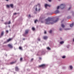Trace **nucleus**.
<instances>
[{
    "label": "nucleus",
    "instance_id": "obj_1",
    "mask_svg": "<svg viewBox=\"0 0 74 74\" xmlns=\"http://www.w3.org/2000/svg\"><path fill=\"white\" fill-rule=\"evenodd\" d=\"M52 18L51 17H48L47 19L45 20L46 21L45 22V24H47V25H49L50 24H53V23H51L50 22V21H52Z\"/></svg>",
    "mask_w": 74,
    "mask_h": 74
},
{
    "label": "nucleus",
    "instance_id": "obj_34",
    "mask_svg": "<svg viewBox=\"0 0 74 74\" xmlns=\"http://www.w3.org/2000/svg\"><path fill=\"white\" fill-rule=\"evenodd\" d=\"M38 41H40V38H38Z\"/></svg>",
    "mask_w": 74,
    "mask_h": 74
},
{
    "label": "nucleus",
    "instance_id": "obj_15",
    "mask_svg": "<svg viewBox=\"0 0 74 74\" xmlns=\"http://www.w3.org/2000/svg\"><path fill=\"white\" fill-rule=\"evenodd\" d=\"M57 21H58V18H57V19L55 21H54V23H56V22Z\"/></svg>",
    "mask_w": 74,
    "mask_h": 74
},
{
    "label": "nucleus",
    "instance_id": "obj_40",
    "mask_svg": "<svg viewBox=\"0 0 74 74\" xmlns=\"http://www.w3.org/2000/svg\"><path fill=\"white\" fill-rule=\"evenodd\" d=\"M16 13H15L14 14V15H16Z\"/></svg>",
    "mask_w": 74,
    "mask_h": 74
},
{
    "label": "nucleus",
    "instance_id": "obj_32",
    "mask_svg": "<svg viewBox=\"0 0 74 74\" xmlns=\"http://www.w3.org/2000/svg\"><path fill=\"white\" fill-rule=\"evenodd\" d=\"M44 34H47V32H46V31H45Z\"/></svg>",
    "mask_w": 74,
    "mask_h": 74
},
{
    "label": "nucleus",
    "instance_id": "obj_39",
    "mask_svg": "<svg viewBox=\"0 0 74 74\" xmlns=\"http://www.w3.org/2000/svg\"><path fill=\"white\" fill-rule=\"evenodd\" d=\"M31 61H33V58H32L31 59Z\"/></svg>",
    "mask_w": 74,
    "mask_h": 74
},
{
    "label": "nucleus",
    "instance_id": "obj_3",
    "mask_svg": "<svg viewBox=\"0 0 74 74\" xmlns=\"http://www.w3.org/2000/svg\"><path fill=\"white\" fill-rule=\"evenodd\" d=\"M65 7H66L65 4H61L60 5V8H61V9H63V8H64Z\"/></svg>",
    "mask_w": 74,
    "mask_h": 74
},
{
    "label": "nucleus",
    "instance_id": "obj_26",
    "mask_svg": "<svg viewBox=\"0 0 74 74\" xmlns=\"http://www.w3.org/2000/svg\"><path fill=\"white\" fill-rule=\"evenodd\" d=\"M47 49H48L49 50H50V49H51V48H49V47H47Z\"/></svg>",
    "mask_w": 74,
    "mask_h": 74
},
{
    "label": "nucleus",
    "instance_id": "obj_14",
    "mask_svg": "<svg viewBox=\"0 0 74 74\" xmlns=\"http://www.w3.org/2000/svg\"><path fill=\"white\" fill-rule=\"evenodd\" d=\"M74 26V23H72L70 25V27H73Z\"/></svg>",
    "mask_w": 74,
    "mask_h": 74
},
{
    "label": "nucleus",
    "instance_id": "obj_17",
    "mask_svg": "<svg viewBox=\"0 0 74 74\" xmlns=\"http://www.w3.org/2000/svg\"><path fill=\"white\" fill-rule=\"evenodd\" d=\"M62 59H65V58H66V56H62Z\"/></svg>",
    "mask_w": 74,
    "mask_h": 74
},
{
    "label": "nucleus",
    "instance_id": "obj_23",
    "mask_svg": "<svg viewBox=\"0 0 74 74\" xmlns=\"http://www.w3.org/2000/svg\"><path fill=\"white\" fill-rule=\"evenodd\" d=\"M37 21H38L37 20H36L34 21V22L35 23H36V22Z\"/></svg>",
    "mask_w": 74,
    "mask_h": 74
},
{
    "label": "nucleus",
    "instance_id": "obj_4",
    "mask_svg": "<svg viewBox=\"0 0 74 74\" xmlns=\"http://www.w3.org/2000/svg\"><path fill=\"white\" fill-rule=\"evenodd\" d=\"M11 40H12V38H10L9 39H8L6 42H5L4 44H5V43H7V42H8L10 41Z\"/></svg>",
    "mask_w": 74,
    "mask_h": 74
},
{
    "label": "nucleus",
    "instance_id": "obj_38",
    "mask_svg": "<svg viewBox=\"0 0 74 74\" xmlns=\"http://www.w3.org/2000/svg\"><path fill=\"white\" fill-rule=\"evenodd\" d=\"M6 32L7 33H8V30H6Z\"/></svg>",
    "mask_w": 74,
    "mask_h": 74
},
{
    "label": "nucleus",
    "instance_id": "obj_43",
    "mask_svg": "<svg viewBox=\"0 0 74 74\" xmlns=\"http://www.w3.org/2000/svg\"><path fill=\"white\" fill-rule=\"evenodd\" d=\"M60 31L62 30V28H60Z\"/></svg>",
    "mask_w": 74,
    "mask_h": 74
},
{
    "label": "nucleus",
    "instance_id": "obj_7",
    "mask_svg": "<svg viewBox=\"0 0 74 74\" xmlns=\"http://www.w3.org/2000/svg\"><path fill=\"white\" fill-rule=\"evenodd\" d=\"M45 8H47L48 6L49 7H51V5H48L47 4H45Z\"/></svg>",
    "mask_w": 74,
    "mask_h": 74
},
{
    "label": "nucleus",
    "instance_id": "obj_24",
    "mask_svg": "<svg viewBox=\"0 0 74 74\" xmlns=\"http://www.w3.org/2000/svg\"><path fill=\"white\" fill-rule=\"evenodd\" d=\"M70 67L71 69H73V66H70Z\"/></svg>",
    "mask_w": 74,
    "mask_h": 74
},
{
    "label": "nucleus",
    "instance_id": "obj_22",
    "mask_svg": "<svg viewBox=\"0 0 74 74\" xmlns=\"http://www.w3.org/2000/svg\"><path fill=\"white\" fill-rule=\"evenodd\" d=\"M6 7L7 8H10V6L8 5H6Z\"/></svg>",
    "mask_w": 74,
    "mask_h": 74
},
{
    "label": "nucleus",
    "instance_id": "obj_46",
    "mask_svg": "<svg viewBox=\"0 0 74 74\" xmlns=\"http://www.w3.org/2000/svg\"><path fill=\"white\" fill-rule=\"evenodd\" d=\"M38 5H40V4H38Z\"/></svg>",
    "mask_w": 74,
    "mask_h": 74
},
{
    "label": "nucleus",
    "instance_id": "obj_44",
    "mask_svg": "<svg viewBox=\"0 0 74 74\" xmlns=\"http://www.w3.org/2000/svg\"><path fill=\"white\" fill-rule=\"evenodd\" d=\"M25 40V38H23V40Z\"/></svg>",
    "mask_w": 74,
    "mask_h": 74
},
{
    "label": "nucleus",
    "instance_id": "obj_28",
    "mask_svg": "<svg viewBox=\"0 0 74 74\" xmlns=\"http://www.w3.org/2000/svg\"><path fill=\"white\" fill-rule=\"evenodd\" d=\"M71 18V16H69L67 17V18L68 19H70V18Z\"/></svg>",
    "mask_w": 74,
    "mask_h": 74
},
{
    "label": "nucleus",
    "instance_id": "obj_5",
    "mask_svg": "<svg viewBox=\"0 0 74 74\" xmlns=\"http://www.w3.org/2000/svg\"><path fill=\"white\" fill-rule=\"evenodd\" d=\"M39 67H42V68H44V67H45V65L44 64H42L41 65H39Z\"/></svg>",
    "mask_w": 74,
    "mask_h": 74
},
{
    "label": "nucleus",
    "instance_id": "obj_8",
    "mask_svg": "<svg viewBox=\"0 0 74 74\" xmlns=\"http://www.w3.org/2000/svg\"><path fill=\"white\" fill-rule=\"evenodd\" d=\"M60 12L59 11V10H58V9H57L55 11V14H58V13H59Z\"/></svg>",
    "mask_w": 74,
    "mask_h": 74
},
{
    "label": "nucleus",
    "instance_id": "obj_20",
    "mask_svg": "<svg viewBox=\"0 0 74 74\" xmlns=\"http://www.w3.org/2000/svg\"><path fill=\"white\" fill-rule=\"evenodd\" d=\"M32 29L33 31H34V30H35V28L34 27H33Z\"/></svg>",
    "mask_w": 74,
    "mask_h": 74
},
{
    "label": "nucleus",
    "instance_id": "obj_12",
    "mask_svg": "<svg viewBox=\"0 0 74 74\" xmlns=\"http://www.w3.org/2000/svg\"><path fill=\"white\" fill-rule=\"evenodd\" d=\"M10 5L12 8H14V5H13V4H10Z\"/></svg>",
    "mask_w": 74,
    "mask_h": 74
},
{
    "label": "nucleus",
    "instance_id": "obj_10",
    "mask_svg": "<svg viewBox=\"0 0 74 74\" xmlns=\"http://www.w3.org/2000/svg\"><path fill=\"white\" fill-rule=\"evenodd\" d=\"M3 34H4V32H2L1 34V36H0V38H1V36H3Z\"/></svg>",
    "mask_w": 74,
    "mask_h": 74
},
{
    "label": "nucleus",
    "instance_id": "obj_27",
    "mask_svg": "<svg viewBox=\"0 0 74 74\" xmlns=\"http://www.w3.org/2000/svg\"><path fill=\"white\" fill-rule=\"evenodd\" d=\"M8 25H9V24H11V21H9V23H8Z\"/></svg>",
    "mask_w": 74,
    "mask_h": 74
},
{
    "label": "nucleus",
    "instance_id": "obj_11",
    "mask_svg": "<svg viewBox=\"0 0 74 74\" xmlns=\"http://www.w3.org/2000/svg\"><path fill=\"white\" fill-rule=\"evenodd\" d=\"M15 70L16 71H18V70H19V69H18V67L16 66L15 67Z\"/></svg>",
    "mask_w": 74,
    "mask_h": 74
},
{
    "label": "nucleus",
    "instance_id": "obj_41",
    "mask_svg": "<svg viewBox=\"0 0 74 74\" xmlns=\"http://www.w3.org/2000/svg\"><path fill=\"white\" fill-rule=\"evenodd\" d=\"M39 59L40 60H41V58H39Z\"/></svg>",
    "mask_w": 74,
    "mask_h": 74
},
{
    "label": "nucleus",
    "instance_id": "obj_2",
    "mask_svg": "<svg viewBox=\"0 0 74 74\" xmlns=\"http://www.w3.org/2000/svg\"><path fill=\"white\" fill-rule=\"evenodd\" d=\"M28 32H29V30L27 29L25 30V33H24V34H23V36H25L26 34H28Z\"/></svg>",
    "mask_w": 74,
    "mask_h": 74
},
{
    "label": "nucleus",
    "instance_id": "obj_42",
    "mask_svg": "<svg viewBox=\"0 0 74 74\" xmlns=\"http://www.w3.org/2000/svg\"><path fill=\"white\" fill-rule=\"evenodd\" d=\"M29 17H30V15L29 14Z\"/></svg>",
    "mask_w": 74,
    "mask_h": 74
},
{
    "label": "nucleus",
    "instance_id": "obj_45",
    "mask_svg": "<svg viewBox=\"0 0 74 74\" xmlns=\"http://www.w3.org/2000/svg\"><path fill=\"white\" fill-rule=\"evenodd\" d=\"M40 9H38V11H40Z\"/></svg>",
    "mask_w": 74,
    "mask_h": 74
},
{
    "label": "nucleus",
    "instance_id": "obj_18",
    "mask_svg": "<svg viewBox=\"0 0 74 74\" xmlns=\"http://www.w3.org/2000/svg\"><path fill=\"white\" fill-rule=\"evenodd\" d=\"M19 49H20V50H22V47H19Z\"/></svg>",
    "mask_w": 74,
    "mask_h": 74
},
{
    "label": "nucleus",
    "instance_id": "obj_33",
    "mask_svg": "<svg viewBox=\"0 0 74 74\" xmlns=\"http://www.w3.org/2000/svg\"><path fill=\"white\" fill-rule=\"evenodd\" d=\"M64 30H69V29H64Z\"/></svg>",
    "mask_w": 74,
    "mask_h": 74
},
{
    "label": "nucleus",
    "instance_id": "obj_37",
    "mask_svg": "<svg viewBox=\"0 0 74 74\" xmlns=\"http://www.w3.org/2000/svg\"><path fill=\"white\" fill-rule=\"evenodd\" d=\"M48 1H49V2H51V0H48Z\"/></svg>",
    "mask_w": 74,
    "mask_h": 74
},
{
    "label": "nucleus",
    "instance_id": "obj_35",
    "mask_svg": "<svg viewBox=\"0 0 74 74\" xmlns=\"http://www.w3.org/2000/svg\"><path fill=\"white\" fill-rule=\"evenodd\" d=\"M35 10L36 11H37V8H36Z\"/></svg>",
    "mask_w": 74,
    "mask_h": 74
},
{
    "label": "nucleus",
    "instance_id": "obj_29",
    "mask_svg": "<svg viewBox=\"0 0 74 74\" xmlns=\"http://www.w3.org/2000/svg\"><path fill=\"white\" fill-rule=\"evenodd\" d=\"M44 54V51H42V55Z\"/></svg>",
    "mask_w": 74,
    "mask_h": 74
},
{
    "label": "nucleus",
    "instance_id": "obj_6",
    "mask_svg": "<svg viewBox=\"0 0 74 74\" xmlns=\"http://www.w3.org/2000/svg\"><path fill=\"white\" fill-rule=\"evenodd\" d=\"M8 47H9V48H13V46H12V45L10 44H9L8 45Z\"/></svg>",
    "mask_w": 74,
    "mask_h": 74
},
{
    "label": "nucleus",
    "instance_id": "obj_31",
    "mask_svg": "<svg viewBox=\"0 0 74 74\" xmlns=\"http://www.w3.org/2000/svg\"><path fill=\"white\" fill-rule=\"evenodd\" d=\"M59 7H60V6H58L57 7V10H58V9H59Z\"/></svg>",
    "mask_w": 74,
    "mask_h": 74
},
{
    "label": "nucleus",
    "instance_id": "obj_47",
    "mask_svg": "<svg viewBox=\"0 0 74 74\" xmlns=\"http://www.w3.org/2000/svg\"><path fill=\"white\" fill-rule=\"evenodd\" d=\"M6 1H8V0H5Z\"/></svg>",
    "mask_w": 74,
    "mask_h": 74
},
{
    "label": "nucleus",
    "instance_id": "obj_36",
    "mask_svg": "<svg viewBox=\"0 0 74 74\" xmlns=\"http://www.w3.org/2000/svg\"><path fill=\"white\" fill-rule=\"evenodd\" d=\"M4 24H5V25H7V24H8V23H7V22H6V23H4Z\"/></svg>",
    "mask_w": 74,
    "mask_h": 74
},
{
    "label": "nucleus",
    "instance_id": "obj_25",
    "mask_svg": "<svg viewBox=\"0 0 74 74\" xmlns=\"http://www.w3.org/2000/svg\"><path fill=\"white\" fill-rule=\"evenodd\" d=\"M52 30H51L49 32V33H52Z\"/></svg>",
    "mask_w": 74,
    "mask_h": 74
},
{
    "label": "nucleus",
    "instance_id": "obj_30",
    "mask_svg": "<svg viewBox=\"0 0 74 74\" xmlns=\"http://www.w3.org/2000/svg\"><path fill=\"white\" fill-rule=\"evenodd\" d=\"M71 7H70L68 9V10H70V9H71Z\"/></svg>",
    "mask_w": 74,
    "mask_h": 74
},
{
    "label": "nucleus",
    "instance_id": "obj_21",
    "mask_svg": "<svg viewBox=\"0 0 74 74\" xmlns=\"http://www.w3.org/2000/svg\"><path fill=\"white\" fill-rule=\"evenodd\" d=\"M15 63V62H10V64H14V63Z\"/></svg>",
    "mask_w": 74,
    "mask_h": 74
},
{
    "label": "nucleus",
    "instance_id": "obj_19",
    "mask_svg": "<svg viewBox=\"0 0 74 74\" xmlns=\"http://www.w3.org/2000/svg\"><path fill=\"white\" fill-rule=\"evenodd\" d=\"M23 59V58H20V61H21V62H22V60Z\"/></svg>",
    "mask_w": 74,
    "mask_h": 74
},
{
    "label": "nucleus",
    "instance_id": "obj_9",
    "mask_svg": "<svg viewBox=\"0 0 74 74\" xmlns=\"http://www.w3.org/2000/svg\"><path fill=\"white\" fill-rule=\"evenodd\" d=\"M43 38L44 40H47V39L48 38V37H47V36H45L43 37Z\"/></svg>",
    "mask_w": 74,
    "mask_h": 74
},
{
    "label": "nucleus",
    "instance_id": "obj_48",
    "mask_svg": "<svg viewBox=\"0 0 74 74\" xmlns=\"http://www.w3.org/2000/svg\"><path fill=\"white\" fill-rule=\"evenodd\" d=\"M59 1H60L61 0H58Z\"/></svg>",
    "mask_w": 74,
    "mask_h": 74
},
{
    "label": "nucleus",
    "instance_id": "obj_13",
    "mask_svg": "<svg viewBox=\"0 0 74 74\" xmlns=\"http://www.w3.org/2000/svg\"><path fill=\"white\" fill-rule=\"evenodd\" d=\"M61 27L62 28H64V27H65V25L63 24H61Z\"/></svg>",
    "mask_w": 74,
    "mask_h": 74
},
{
    "label": "nucleus",
    "instance_id": "obj_49",
    "mask_svg": "<svg viewBox=\"0 0 74 74\" xmlns=\"http://www.w3.org/2000/svg\"><path fill=\"white\" fill-rule=\"evenodd\" d=\"M73 14H74V13L73 12Z\"/></svg>",
    "mask_w": 74,
    "mask_h": 74
},
{
    "label": "nucleus",
    "instance_id": "obj_16",
    "mask_svg": "<svg viewBox=\"0 0 74 74\" xmlns=\"http://www.w3.org/2000/svg\"><path fill=\"white\" fill-rule=\"evenodd\" d=\"M60 43L61 44H64V41H62L61 42H60Z\"/></svg>",
    "mask_w": 74,
    "mask_h": 74
}]
</instances>
